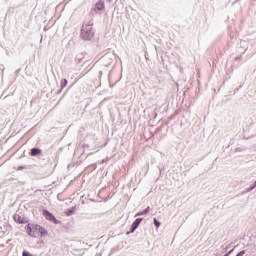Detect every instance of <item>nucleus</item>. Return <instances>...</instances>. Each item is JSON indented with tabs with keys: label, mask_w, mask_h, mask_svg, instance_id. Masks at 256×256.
I'll list each match as a JSON object with an SVG mask.
<instances>
[{
	"label": "nucleus",
	"mask_w": 256,
	"mask_h": 256,
	"mask_svg": "<svg viewBox=\"0 0 256 256\" xmlns=\"http://www.w3.org/2000/svg\"><path fill=\"white\" fill-rule=\"evenodd\" d=\"M25 229L29 237H37L38 233H40V237H47V235H49L47 229L43 228V226L38 224L29 223L25 226Z\"/></svg>",
	"instance_id": "f257e3e1"
},
{
	"label": "nucleus",
	"mask_w": 256,
	"mask_h": 256,
	"mask_svg": "<svg viewBox=\"0 0 256 256\" xmlns=\"http://www.w3.org/2000/svg\"><path fill=\"white\" fill-rule=\"evenodd\" d=\"M95 33H93V27L91 25H83L81 30V37L85 41H91L93 39Z\"/></svg>",
	"instance_id": "f03ea898"
},
{
	"label": "nucleus",
	"mask_w": 256,
	"mask_h": 256,
	"mask_svg": "<svg viewBox=\"0 0 256 256\" xmlns=\"http://www.w3.org/2000/svg\"><path fill=\"white\" fill-rule=\"evenodd\" d=\"M43 215L48 221H53V223H56V224L59 223V220H57V218H55V216L51 214L49 211L44 210Z\"/></svg>",
	"instance_id": "7ed1b4c3"
},
{
	"label": "nucleus",
	"mask_w": 256,
	"mask_h": 256,
	"mask_svg": "<svg viewBox=\"0 0 256 256\" xmlns=\"http://www.w3.org/2000/svg\"><path fill=\"white\" fill-rule=\"evenodd\" d=\"M105 10V2L103 0H99L92 11L97 13V11H104Z\"/></svg>",
	"instance_id": "20e7f679"
},
{
	"label": "nucleus",
	"mask_w": 256,
	"mask_h": 256,
	"mask_svg": "<svg viewBox=\"0 0 256 256\" xmlns=\"http://www.w3.org/2000/svg\"><path fill=\"white\" fill-rule=\"evenodd\" d=\"M14 221H16V223H20V224L28 223L27 218H25L19 214L14 215Z\"/></svg>",
	"instance_id": "39448f33"
},
{
	"label": "nucleus",
	"mask_w": 256,
	"mask_h": 256,
	"mask_svg": "<svg viewBox=\"0 0 256 256\" xmlns=\"http://www.w3.org/2000/svg\"><path fill=\"white\" fill-rule=\"evenodd\" d=\"M141 221H143V218H137L133 224H132V230L131 233L135 232V229H137L139 227V225H141Z\"/></svg>",
	"instance_id": "423d86ee"
},
{
	"label": "nucleus",
	"mask_w": 256,
	"mask_h": 256,
	"mask_svg": "<svg viewBox=\"0 0 256 256\" xmlns=\"http://www.w3.org/2000/svg\"><path fill=\"white\" fill-rule=\"evenodd\" d=\"M42 151L39 148H32L30 151L31 157H37V155H41Z\"/></svg>",
	"instance_id": "0eeeda50"
},
{
	"label": "nucleus",
	"mask_w": 256,
	"mask_h": 256,
	"mask_svg": "<svg viewBox=\"0 0 256 256\" xmlns=\"http://www.w3.org/2000/svg\"><path fill=\"white\" fill-rule=\"evenodd\" d=\"M60 85H61V88H62V89H64V87H67V79L61 80Z\"/></svg>",
	"instance_id": "6e6552de"
},
{
	"label": "nucleus",
	"mask_w": 256,
	"mask_h": 256,
	"mask_svg": "<svg viewBox=\"0 0 256 256\" xmlns=\"http://www.w3.org/2000/svg\"><path fill=\"white\" fill-rule=\"evenodd\" d=\"M73 213H75V208H71V209H68L67 211H66V215H73Z\"/></svg>",
	"instance_id": "1a4fd4ad"
},
{
	"label": "nucleus",
	"mask_w": 256,
	"mask_h": 256,
	"mask_svg": "<svg viewBox=\"0 0 256 256\" xmlns=\"http://www.w3.org/2000/svg\"><path fill=\"white\" fill-rule=\"evenodd\" d=\"M154 225H155V227L159 228V227H161V222H159L157 220V218H154Z\"/></svg>",
	"instance_id": "9d476101"
},
{
	"label": "nucleus",
	"mask_w": 256,
	"mask_h": 256,
	"mask_svg": "<svg viewBox=\"0 0 256 256\" xmlns=\"http://www.w3.org/2000/svg\"><path fill=\"white\" fill-rule=\"evenodd\" d=\"M22 256H33V255H31V253L27 251H23Z\"/></svg>",
	"instance_id": "9b49d317"
},
{
	"label": "nucleus",
	"mask_w": 256,
	"mask_h": 256,
	"mask_svg": "<svg viewBox=\"0 0 256 256\" xmlns=\"http://www.w3.org/2000/svg\"><path fill=\"white\" fill-rule=\"evenodd\" d=\"M141 215H146V214H145V211L138 212V213L136 214V217H139V216H141Z\"/></svg>",
	"instance_id": "f8f14e48"
},
{
	"label": "nucleus",
	"mask_w": 256,
	"mask_h": 256,
	"mask_svg": "<svg viewBox=\"0 0 256 256\" xmlns=\"http://www.w3.org/2000/svg\"><path fill=\"white\" fill-rule=\"evenodd\" d=\"M151 210V208L148 206L144 211V213L147 215V213H149V211Z\"/></svg>",
	"instance_id": "ddd939ff"
},
{
	"label": "nucleus",
	"mask_w": 256,
	"mask_h": 256,
	"mask_svg": "<svg viewBox=\"0 0 256 256\" xmlns=\"http://www.w3.org/2000/svg\"><path fill=\"white\" fill-rule=\"evenodd\" d=\"M242 255H245V250H242V251H240V252L237 254V256H242Z\"/></svg>",
	"instance_id": "4468645a"
},
{
	"label": "nucleus",
	"mask_w": 256,
	"mask_h": 256,
	"mask_svg": "<svg viewBox=\"0 0 256 256\" xmlns=\"http://www.w3.org/2000/svg\"><path fill=\"white\" fill-rule=\"evenodd\" d=\"M22 169H25V167H24V166H19V167L17 168L18 171H22Z\"/></svg>",
	"instance_id": "2eb2a0df"
}]
</instances>
